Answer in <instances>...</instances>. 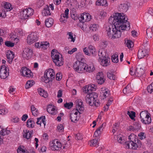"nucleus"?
Returning <instances> with one entry per match:
<instances>
[{"label": "nucleus", "instance_id": "1", "mask_svg": "<svg viewBox=\"0 0 153 153\" xmlns=\"http://www.w3.org/2000/svg\"><path fill=\"white\" fill-rule=\"evenodd\" d=\"M110 23L109 29L130 28V23L125 20V17L121 13H115L113 17L111 16L109 19Z\"/></svg>", "mask_w": 153, "mask_h": 153}, {"label": "nucleus", "instance_id": "2", "mask_svg": "<svg viewBox=\"0 0 153 153\" xmlns=\"http://www.w3.org/2000/svg\"><path fill=\"white\" fill-rule=\"evenodd\" d=\"M51 54L53 62L56 65L61 66L63 64V59L61 55L57 50L55 49L52 50Z\"/></svg>", "mask_w": 153, "mask_h": 153}, {"label": "nucleus", "instance_id": "3", "mask_svg": "<svg viewBox=\"0 0 153 153\" xmlns=\"http://www.w3.org/2000/svg\"><path fill=\"white\" fill-rule=\"evenodd\" d=\"M55 73L51 68L48 69L45 71L44 76L41 78L42 80L46 83H49L54 78Z\"/></svg>", "mask_w": 153, "mask_h": 153}, {"label": "nucleus", "instance_id": "4", "mask_svg": "<svg viewBox=\"0 0 153 153\" xmlns=\"http://www.w3.org/2000/svg\"><path fill=\"white\" fill-rule=\"evenodd\" d=\"M97 96L95 93H92L87 94L85 97L86 101L90 105L92 106L94 105L96 106L99 105V102L97 100Z\"/></svg>", "mask_w": 153, "mask_h": 153}, {"label": "nucleus", "instance_id": "5", "mask_svg": "<svg viewBox=\"0 0 153 153\" xmlns=\"http://www.w3.org/2000/svg\"><path fill=\"white\" fill-rule=\"evenodd\" d=\"M141 121L144 124L149 125L151 123L152 119L150 114L146 111H142L140 113Z\"/></svg>", "mask_w": 153, "mask_h": 153}, {"label": "nucleus", "instance_id": "6", "mask_svg": "<svg viewBox=\"0 0 153 153\" xmlns=\"http://www.w3.org/2000/svg\"><path fill=\"white\" fill-rule=\"evenodd\" d=\"M86 64L79 61H76L74 64L73 68L75 70L79 73L85 72V68Z\"/></svg>", "mask_w": 153, "mask_h": 153}, {"label": "nucleus", "instance_id": "7", "mask_svg": "<svg viewBox=\"0 0 153 153\" xmlns=\"http://www.w3.org/2000/svg\"><path fill=\"white\" fill-rule=\"evenodd\" d=\"M91 19V16L88 13H84L81 15L80 16L79 18V20L81 22L79 23V25L81 29L85 28V25L84 24V23L85 22L89 21Z\"/></svg>", "mask_w": 153, "mask_h": 153}, {"label": "nucleus", "instance_id": "8", "mask_svg": "<svg viewBox=\"0 0 153 153\" xmlns=\"http://www.w3.org/2000/svg\"><path fill=\"white\" fill-rule=\"evenodd\" d=\"M39 33L38 32H34L31 33L27 36V43L30 45L38 40Z\"/></svg>", "mask_w": 153, "mask_h": 153}, {"label": "nucleus", "instance_id": "9", "mask_svg": "<svg viewBox=\"0 0 153 153\" xmlns=\"http://www.w3.org/2000/svg\"><path fill=\"white\" fill-rule=\"evenodd\" d=\"M119 29H108L107 34L109 37L115 38L120 37L121 36V31Z\"/></svg>", "mask_w": 153, "mask_h": 153}, {"label": "nucleus", "instance_id": "10", "mask_svg": "<svg viewBox=\"0 0 153 153\" xmlns=\"http://www.w3.org/2000/svg\"><path fill=\"white\" fill-rule=\"evenodd\" d=\"M50 147L52 150H59L61 149L62 146L59 141L55 139L50 142Z\"/></svg>", "mask_w": 153, "mask_h": 153}, {"label": "nucleus", "instance_id": "11", "mask_svg": "<svg viewBox=\"0 0 153 153\" xmlns=\"http://www.w3.org/2000/svg\"><path fill=\"white\" fill-rule=\"evenodd\" d=\"M9 75L8 68L4 65L1 66L0 67V77L3 79H5Z\"/></svg>", "mask_w": 153, "mask_h": 153}, {"label": "nucleus", "instance_id": "12", "mask_svg": "<svg viewBox=\"0 0 153 153\" xmlns=\"http://www.w3.org/2000/svg\"><path fill=\"white\" fill-rule=\"evenodd\" d=\"M22 12L23 17L24 19H25L33 15L34 13V10L31 8H28L23 10Z\"/></svg>", "mask_w": 153, "mask_h": 153}, {"label": "nucleus", "instance_id": "13", "mask_svg": "<svg viewBox=\"0 0 153 153\" xmlns=\"http://www.w3.org/2000/svg\"><path fill=\"white\" fill-rule=\"evenodd\" d=\"M80 114L76 110H73L70 114V119L72 122L76 123L79 119V115Z\"/></svg>", "mask_w": 153, "mask_h": 153}, {"label": "nucleus", "instance_id": "14", "mask_svg": "<svg viewBox=\"0 0 153 153\" xmlns=\"http://www.w3.org/2000/svg\"><path fill=\"white\" fill-rule=\"evenodd\" d=\"M149 49L148 48H143L139 50L138 57L139 59H141L144 57H146L148 55Z\"/></svg>", "mask_w": 153, "mask_h": 153}, {"label": "nucleus", "instance_id": "15", "mask_svg": "<svg viewBox=\"0 0 153 153\" xmlns=\"http://www.w3.org/2000/svg\"><path fill=\"white\" fill-rule=\"evenodd\" d=\"M129 141H130V144H134L135 143L136 145H140V147L142 143L137 138V137L133 134H131L128 137Z\"/></svg>", "mask_w": 153, "mask_h": 153}, {"label": "nucleus", "instance_id": "16", "mask_svg": "<svg viewBox=\"0 0 153 153\" xmlns=\"http://www.w3.org/2000/svg\"><path fill=\"white\" fill-rule=\"evenodd\" d=\"M76 108L74 110L78 111L79 114H81L84 109V107L82 100L79 99L76 101Z\"/></svg>", "mask_w": 153, "mask_h": 153}, {"label": "nucleus", "instance_id": "17", "mask_svg": "<svg viewBox=\"0 0 153 153\" xmlns=\"http://www.w3.org/2000/svg\"><path fill=\"white\" fill-rule=\"evenodd\" d=\"M33 54V51L30 48H25L23 50L22 56L24 58L29 59L30 58Z\"/></svg>", "mask_w": 153, "mask_h": 153}, {"label": "nucleus", "instance_id": "18", "mask_svg": "<svg viewBox=\"0 0 153 153\" xmlns=\"http://www.w3.org/2000/svg\"><path fill=\"white\" fill-rule=\"evenodd\" d=\"M35 45L38 48H42L45 50L49 46V43L47 41L39 42L35 43Z\"/></svg>", "mask_w": 153, "mask_h": 153}, {"label": "nucleus", "instance_id": "19", "mask_svg": "<svg viewBox=\"0 0 153 153\" xmlns=\"http://www.w3.org/2000/svg\"><path fill=\"white\" fill-rule=\"evenodd\" d=\"M96 87L94 84H90L86 85L83 89V91L87 94L92 93V91H95Z\"/></svg>", "mask_w": 153, "mask_h": 153}, {"label": "nucleus", "instance_id": "20", "mask_svg": "<svg viewBox=\"0 0 153 153\" xmlns=\"http://www.w3.org/2000/svg\"><path fill=\"white\" fill-rule=\"evenodd\" d=\"M98 60L101 65L103 66H107L110 64V59L108 56L98 59Z\"/></svg>", "mask_w": 153, "mask_h": 153}, {"label": "nucleus", "instance_id": "21", "mask_svg": "<svg viewBox=\"0 0 153 153\" xmlns=\"http://www.w3.org/2000/svg\"><path fill=\"white\" fill-rule=\"evenodd\" d=\"M96 79L97 82L100 84H102L105 82V79L102 72H99L97 73Z\"/></svg>", "mask_w": 153, "mask_h": 153}, {"label": "nucleus", "instance_id": "22", "mask_svg": "<svg viewBox=\"0 0 153 153\" xmlns=\"http://www.w3.org/2000/svg\"><path fill=\"white\" fill-rule=\"evenodd\" d=\"M31 71L26 67H23L21 71V73L23 76L27 77L31 76Z\"/></svg>", "mask_w": 153, "mask_h": 153}, {"label": "nucleus", "instance_id": "23", "mask_svg": "<svg viewBox=\"0 0 153 153\" xmlns=\"http://www.w3.org/2000/svg\"><path fill=\"white\" fill-rule=\"evenodd\" d=\"M33 134V131H29L27 130H25L23 131V136L24 138L27 140L30 139Z\"/></svg>", "mask_w": 153, "mask_h": 153}, {"label": "nucleus", "instance_id": "24", "mask_svg": "<svg viewBox=\"0 0 153 153\" xmlns=\"http://www.w3.org/2000/svg\"><path fill=\"white\" fill-rule=\"evenodd\" d=\"M130 143V141L125 143V146L127 148L135 150L137 149L138 148L140 147V145H136V144L135 143L134 144H131V145Z\"/></svg>", "mask_w": 153, "mask_h": 153}, {"label": "nucleus", "instance_id": "25", "mask_svg": "<svg viewBox=\"0 0 153 153\" xmlns=\"http://www.w3.org/2000/svg\"><path fill=\"white\" fill-rule=\"evenodd\" d=\"M101 95L103 97V99L108 97L110 95V92L108 89L105 88H102L100 91Z\"/></svg>", "mask_w": 153, "mask_h": 153}, {"label": "nucleus", "instance_id": "26", "mask_svg": "<svg viewBox=\"0 0 153 153\" xmlns=\"http://www.w3.org/2000/svg\"><path fill=\"white\" fill-rule=\"evenodd\" d=\"M47 109V111L52 115H55L57 112L55 107L51 105L48 106Z\"/></svg>", "mask_w": 153, "mask_h": 153}, {"label": "nucleus", "instance_id": "27", "mask_svg": "<svg viewBox=\"0 0 153 153\" xmlns=\"http://www.w3.org/2000/svg\"><path fill=\"white\" fill-rule=\"evenodd\" d=\"M10 132L9 131L6 130L2 128H0V144L3 142V136L9 134Z\"/></svg>", "mask_w": 153, "mask_h": 153}, {"label": "nucleus", "instance_id": "28", "mask_svg": "<svg viewBox=\"0 0 153 153\" xmlns=\"http://www.w3.org/2000/svg\"><path fill=\"white\" fill-rule=\"evenodd\" d=\"M85 68V72L88 73L92 72L95 70V68L93 63L86 64Z\"/></svg>", "mask_w": 153, "mask_h": 153}, {"label": "nucleus", "instance_id": "29", "mask_svg": "<svg viewBox=\"0 0 153 153\" xmlns=\"http://www.w3.org/2000/svg\"><path fill=\"white\" fill-rule=\"evenodd\" d=\"M98 59L108 56L106 50L103 49H101L99 50L98 53Z\"/></svg>", "mask_w": 153, "mask_h": 153}, {"label": "nucleus", "instance_id": "30", "mask_svg": "<svg viewBox=\"0 0 153 153\" xmlns=\"http://www.w3.org/2000/svg\"><path fill=\"white\" fill-rule=\"evenodd\" d=\"M45 116L37 118L36 123L38 125H39L40 126L43 125L44 126L45 125Z\"/></svg>", "mask_w": 153, "mask_h": 153}, {"label": "nucleus", "instance_id": "31", "mask_svg": "<svg viewBox=\"0 0 153 153\" xmlns=\"http://www.w3.org/2000/svg\"><path fill=\"white\" fill-rule=\"evenodd\" d=\"M7 59H8L9 63L12 62L14 57V54L12 51H9L6 53Z\"/></svg>", "mask_w": 153, "mask_h": 153}, {"label": "nucleus", "instance_id": "32", "mask_svg": "<svg viewBox=\"0 0 153 153\" xmlns=\"http://www.w3.org/2000/svg\"><path fill=\"white\" fill-rule=\"evenodd\" d=\"M38 91L39 94L42 97L46 98L48 97V94L45 90L40 88L38 89Z\"/></svg>", "mask_w": 153, "mask_h": 153}, {"label": "nucleus", "instance_id": "33", "mask_svg": "<svg viewBox=\"0 0 153 153\" xmlns=\"http://www.w3.org/2000/svg\"><path fill=\"white\" fill-rule=\"evenodd\" d=\"M96 5L98 6L102 5L105 7L107 6L108 4L106 0H98L96 2Z\"/></svg>", "mask_w": 153, "mask_h": 153}, {"label": "nucleus", "instance_id": "34", "mask_svg": "<svg viewBox=\"0 0 153 153\" xmlns=\"http://www.w3.org/2000/svg\"><path fill=\"white\" fill-rule=\"evenodd\" d=\"M103 130V125H102L98 128L94 133V136L96 137H98L100 135Z\"/></svg>", "mask_w": 153, "mask_h": 153}, {"label": "nucleus", "instance_id": "35", "mask_svg": "<svg viewBox=\"0 0 153 153\" xmlns=\"http://www.w3.org/2000/svg\"><path fill=\"white\" fill-rule=\"evenodd\" d=\"M45 23L47 27H50L53 24V20L52 18H49L45 20Z\"/></svg>", "mask_w": 153, "mask_h": 153}, {"label": "nucleus", "instance_id": "36", "mask_svg": "<svg viewBox=\"0 0 153 153\" xmlns=\"http://www.w3.org/2000/svg\"><path fill=\"white\" fill-rule=\"evenodd\" d=\"M88 48L90 53V54H91L93 56H95L96 55L97 52H96V49L94 46L90 45L89 46Z\"/></svg>", "mask_w": 153, "mask_h": 153}, {"label": "nucleus", "instance_id": "37", "mask_svg": "<svg viewBox=\"0 0 153 153\" xmlns=\"http://www.w3.org/2000/svg\"><path fill=\"white\" fill-rule=\"evenodd\" d=\"M132 90L130 87V85H128L123 90V92L124 94H128L132 92Z\"/></svg>", "mask_w": 153, "mask_h": 153}, {"label": "nucleus", "instance_id": "38", "mask_svg": "<svg viewBox=\"0 0 153 153\" xmlns=\"http://www.w3.org/2000/svg\"><path fill=\"white\" fill-rule=\"evenodd\" d=\"M8 112V110L4 106L0 104V114L4 115Z\"/></svg>", "mask_w": 153, "mask_h": 153}, {"label": "nucleus", "instance_id": "39", "mask_svg": "<svg viewBox=\"0 0 153 153\" xmlns=\"http://www.w3.org/2000/svg\"><path fill=\"white\" fill-rule=\"evenodd\" d=\"M98 140L95 139L91 140L89 143L90 146H95L99 145Z\"/></svg>", "mask_w": 153, "mask_h": 153}, {"label": "nucleus", "instance_id": "40", "mask_svg": "<svg viewBox=\"0 0 153 153\" xmlns=\"http://www.w3.org/2000/svg\"><path fill=\"white\" fill-rule=\"evenodd\" d=\"M35 122L33 120L31 119H29L27 121V126L29 128H33L34 126Z\"/></svg>", "mask_w": 153, "mask_h": 153}, {"label": "nucleus", "instance_id": "41", "mask_svg": "<svg viewBox=\"0 0 153 153\" xmlns=\"http://www.w3.org/2000/svg\"><path fill=\"white\" fill-rule=\"evenodd\" d=\"M44 12L42 13V15L43 16H47L51 15V13L50 11L49 7L47 6L46 7L44 8Z\"/></svg>", "mask_w": 153, "mask_h": 153}, {"label": "nucleus", "instance_id": "42", "mask_svg": "<svg viewBox=\"0 0 153 153\" xmlns=\"http://www.w3.org/2000/svg\"><path fill=\"white\" fill-rule=\"evenodd\" d=\"M34 84L35 82L33 80H28L25 84V88L27 89L29 88L32 87Z\"/></svg>", "mask_w": 153, "mask_h": 153}, {"label": "nucleus", "instance_id": "43", "mask_svg": "<svg viewBox=\"0 0 153 153\" xmlns=\"http://www.w3.org/2000/svg\"><path fill=\"white\" fill-rule=\"evenodd\" d=\"M31 109L33 115L34 116H36L39 113L38 110H36L33 105L31 106Z\"/></svg>", "mask_w": 153, "mask_h": 153}, {"label": "nucleus", "instance_id": "44", "mask_svg": "<svg viewBox=\"0 0 153 153\" xmlns=\"http://www.w3.org/2000/svg\"><path fill=\"white\" fill-rule=\"evenodd\" d=\"M136 72V76L137 77H140L144 73L143 69L141 68L140 69L137 68Z\"/></svg>", "mask_w": 153, "mask_h": 153}, {"label": "nucleus", "instance_id": "45", "mask_svg": "<svg viewBox=\"0 0 153 153\" xmlns=\"http://www.w3.org/2000/svg\"><path fill=\"white\" fill-rule=\"evenodd\" d=\"M120 11L126 12L128 9V7L127 4H121L120 6Z\"/></svg>", "mask_w": 153, "mask_h": 153}, {"label": "nucleus", "instance_id": "46", "mask_svg": "<svg viewBox=\"0 0 153 153\" xmlns=\"http://www.w3.org/2000/svg\"><path fill=\"white\" fill-rule=\"evenodd\" d=\"M4 8L6 9L7 11H10L13 9L11 7V4L9 3L6 2L4 4Z\"/></svg>", "mask_w": 153, "mask_h": 153}, {"label": "nucleus", "instance_id": "47", "mask_svg": "<svg viewBox=\"0 0 153 153\" xmlns=\"http://www.w3.org/2000/svg\"><path fill=\"white\" fill-rule=\"evenodd\" d=\"M137 68L135 67H131L130 69V74L131 76H136V74H137Z\"/></svg>", "mask_w": 153, "mask_h": 153}, {"label": "nucleus", "instance_id": "48", "mask_svg": "<svg viewBox=\"0 0 153 153\" xmlns=\"http://www.w3.org/2000/svg\"><path fill=\"white\" fill-rule=\"evenodd\" d=\"M117 139L118 142L121 144L123 143L124 142L123 137L120 134L117 136Z\"/></svg>", "mask_w": 153, "mask_h": 153}, {"label": "nucleus", "instance_id": "49", "mask_svg": "<svg viewBox=\"0 0 153 153\" xmlns=\"http://www.w3.org/2000/svg\"><path fill=\"white\" fill-rule=\"evenodd\" d=\"M147 89L149 93H153V82L147 87Z\"/></svg>", "mask_w": 153, "mask_h": 153}, {"label": "nucleus", "instance_id": "50", "mask_svg": "<svg viewBox=\"0 0 153 153\" xmlns=\"http://www.w3.org/2000/svg\"><path fill=\"white\" fill-rule=\"evenodd\" d=\"M67 34L69 36L68 39H71V42H74L75 40V37H73V33L71 32H68Z\"/></svg>", "mask_w": 153, "mask_h": 153}, {"label": "nucleus", "instance_id": "51", "mask_svg": "<svg viewBox=\"0 0 153 153\" xmlns=\"http://www.w3.org/2000/svg\"><path fill=\"white\" fill-rule=\"evenodd\" d=\"M127 114L130 117L132 120L135 117V113L133 111H131L130 112L128 111Z\"/></svg>", "mask_w": 153, "mask_h": 153}, {"label": "nucleus", "instance_id": "52", "mask_svg": "<svg viewBox=\"0 0 153 153\" xmlns=\"http://www.w3.org/2000/svg\"><path fill=\"white\" fill-rule=\"evenodd\" d=\"M60 17L59 20L61 22L65 23L67 21V19L68 18H66L63 14H61L60 15Z\"/></svg>", "mask_w": 153, "mask_h": 153}, {"label": "nucleus", "instance_id": "53", "mask_svg": "<svg viewBox=\"0 0 153 153\" xmlns=\"http://www.w3.org/2000/svg\"><path fill=\"white\" fill-rule=\"evenodd\" d=\"M73 105L72 102H70L68 103H66L64 104V106L67 108L69 109L73 107Z\"/></svg>", "mask_w": 153, "mask_h": 153}, {"label": "nucleus", "instance_id": "54", "mask_svg": "<svg viewBox=\"0 0 153 153\" xmlns=\"http://www.w3.org/2000/svg\"><path fill=\"white\" fill-rule=\"evenodd\" d=\"M112 61L115 63H117L118 61V56L117 55H113L111 57Z\"/></svg>", "mask_w": 153, "mask_h": 153}, {"label": "nucleus", "instance_id": "55", "mask_svg": "<svg viewBox=\"0 0 153 153\" xmlns=\"http://www.w3.org/2000/svg\"><path fill=\"white\" fill-rule=\"evenodd\" d=\"M5 45L8 47H13L14 45V43L12 42L9 41L5 42Z\"/></svg>", "mask_w": 153, "mask_h": 153}, {"label": "nucleus", "instance_id": "56", "mask_svg": "<svg viewBox=\"0 0 153 153\" xmlns=\"http://www.w3.org/2000/svg\"><path fill=\"white\" fill-rule=\"evenodd\" d=\"M138 137L140 139L142 140L146 137L145 134L143 132H140L138 134Z\"/></svg>", "mask_w": 153, "mask_h": 153}, {"label": "nucleus", "instance_id": "57", "mask_svg": "<svg viewBox=\"0 0 153 153\" xmlns=\"http://www.w3.org/2000/svg\"><path fill=\"white\" fill-rule=\"evenodd\" d=\"M62 77V75L60 73H58L56 74V79L58 81L60 80Z\"/></svg>", "mask_w": 153, "mask_h": 153}, {"label": "nucleus", "instance_id": "58", "mask_svg": "<svg viewBox=\"0 0 153 153\" xmlns=\"http://www.w3.org/2000/svg\"><path fill=\"white\" fill-rule=\"evenodd\" d=\"M57 128L59 132H62L64 130V127L62 124H60L58 125Z\"/></svg>", "mask_w": 153, "mask_h": 153}, {"label": "nucleus", "instance_id": "59", "mask_svg": "<svg viewBox=\"0 0 153 153\" xmlns=\"http://www.w3.org/2000/svg\"><path fill=\"white\" fill-rule=\"evenodd\" d=\"M107 76L108 78L111 79H114L115 77L114 75L111 73H107Z\"/></svg>", "mask_w": 153, "mask_h": 153}, {"label": "nucleus", "instance_id": "60", "mask_svg": "<svg viewBox=\"0 0 153 153\" xmlns=\"http://www.w3.org/2000/svg\"><path fill=\"white\" fill-rule=\"evenodd\" d=\"M75 138L78 140H81L83 138L82 135L80 133H78L75 135Z\"/></svg>", "mask_w": 153, "mask_h": 153}, {"label": "nucleus", "instance_id": "61", "mask_svg": "<svg viewBox=\"0 0 153 153\" xmlns=\"http://www.w3.org/2000/svg\"><path fill=\"white\" fill-rule=\"evenodd\" d=\"M126 45H127V46L128 48H130L132 47L133 45V42L131 40H128L127 41Z\"/></svg>", "mask_w": 153, "mask_h": 153}, {"label": "nucleus", "instance_id": "62", "mask_svg": "<svg viewBox=\"0 0 153 153\" xmlns=\"http://www.w3.org/2000/svg\"><path fill=\"white\" fill-rule=\"evenodd\" d=\"M17 152V153H27V151L21 148H19L18 149Z\"/></svg>", "mask_w": 153, "mask_h": 153}, {"label": "nucleus", "instance_id": "63", "mask_svg": "<svg viewBox=\"0 0 153 153\" xmlns=\"http://www.w3.org/2000/svg\"><path fill=\"white\" fill-rule=\"evenodd\" d=\"M153 32L152 29H146V34L147 36L151 37V34Z\"/></svg>", "mask_w": 153, "mask_h": 153}, {"label": "nucleus", "instance_id": "64", "mask_svg": "<svg viewBox=\"0 0 153 153\" xmlns=\"http://www.w3.org/2000/svg\"><path fill=\"white\" fill-rule=\"evenodd\" d=\"M131 33L132 36L134 37H136L137 36H138V33L137 31H135V30H133L132 31Z\"/></svg>", "mask_w": 153, "mask_h": 153}]
</instances>
